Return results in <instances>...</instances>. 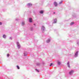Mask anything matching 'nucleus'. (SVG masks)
I'll list each match as a JSON object with an SVG mask.
<instances>
[{
	"instance_id": "obj_15",
	"label": "nucleus",
	"mask_w": 79,
	"mask_h": 79,
	"mask_svg": "<svg viewBox=\"0 0 79 79\" xmlns=\"http://www.w3.org/2000/svg\"><path fill=\"white\" fill-rule=\"evenodd\" d=\"M74 24V22H72L70 24V26H72V25H73V24Z\"/></svg>"
},
{
	"instance_id": "obj_18",
	"label": "nucleus",
	"mask_w": 79,
	"mask_h": 79,
	"mask_svg": "<svg viewBox=\"0 0 79 79\" xmlns=\"http://www.w3.org/2000/svg\"><path fill=\"white\" fill-rule=\"evenodd\" d=\"M60 64H61V63H60V62H58V65H60Z\"/></svg>"
},
{
	"instance_id": "obj_24",
	"label": "nucleus",
	"mask_w": 79,
	"mask_h": 79,
	"mask_svg": "<svg viewBox=\"0 0 79 79\" xmlns=\"http://www.w3.org/2000/svg\"><path fill=\"white\" fill-rule=\"evenodd\" d=\"M1 25H2V23L0 22V26H1Z\"/></svg>"
},
{
	"instance_id": "obj_16",
	"label": "nucleus",
	"mask_w": 79,
	"mask_h": 79,
	"mask_svg": "<svg viewBox=\"0 0 79 79\" xmlns=\"http://www.w3.org/2000/svg\"><path fill=\"white\" fill-rule=\"evenodd\" d=\"M17 69H20V68H19V66L18 65L17 66Z\"/></svg>"
},
{
	"instance_id": "obj_4",
	"label": "nucleus",
	"mask_w": 79,
	"mask_h": 79,
	"mask_svg": "<svg viewBox=\"0 0 79 79\" xmlns=\"http://www.w3.org/2000/svg\"><path fill=\"white\" fill-rule=\"evenodd\" d=\"M78 56V51H77L75 53L74 56L75 57H76Z\"/></svg>"
},
{
	"instance_id": "obj_1",
	"label": "nucleus",
	"mask_w": 79,
	"mask_h": 79,
	"mask_svg": "<svg viewBox=\"0 0 79 79\" xmlns=\"http://www.w3.org/2000/svg\"><path fill=\"white\" fill-rule=\"evenodd\" d=\"M17 45L18 48H19V49H20L21 48V45L19 42H17Z\"/></svg>"
},
{
	"instance_id": "obj_20",
	"label": "nucleus",
	"mask_w": 79,
	"mask_h": 79,
	"mask_svg": "<svg viewBox=\"0 0 79 79\" xmlns=\"http://www.w3.org/2000/svg\"><path fill=\"white\" fill-rule=\"evenodd\" d=\"M35 70H36V71H37L38 73L39 72V71L37 70V69H35Z\"/></svg>"
},
{
	"instance_id": "obj_6",
	"label": "nucleus",
	"mask_w": 79,
	"mask_h": 79,
	"mask_svg": "<svg viewBox=\"0 0 79 79\" xmlns=\"http://www.w3.org/2000/svg\"><path fill=\"white\" fill-rule=\"evenodd\" d=\"M57 21V20L56 19H54V22L53 23H52L53 24H54V23H56Z\"/></svg>"
},
{
	"instance_id": "obj_23",
	"label": "nucleus",
	"mask_w": 79,
	"mask_h": 79,
	"mask_svg": "<svg viewBox=\"0 0 79 79\" xmlns=\"http://www.w3.org/2000/svg\"><path fill=\"white\" fill-rule=\"evenodd\" d=\"M7 57H9V56H10V54H7Z\"/></svg>"
},
{
	"instance_id": "obj_14",
	"label": "nucleus",
	"mask_w": 79,
	"mask_h": 79,
	"mask_svg": "<svg viewBox=\"0 0 79 79\" xmlns=\"http://www.w3.org/2000/svg\"><path fill=\"white\" fill-rule=\"evenodd\" d=\"M3 37L4 39H5L6 37V35H3Z\"/></svg>"
},
{
	"instance_id": "obj_5",
	"label": "nucleus",
	"mask_w": 79,
	"mask_h": 79,
	"mask_svg": "<svg viewBox=\"0 0 79 79\" xmlns=\"http://www.w3.org/2000/svg\"><path fill=\"white\" fill-rule=\"evenodd\" d=\"M23 55L24 56H26V55H27V52L26 51H24V52H23Z\"/></svg>"
},
{
	"instance_id": "obj_9",
	"label": "nucleus",
	"mask_w": 79,
	"mask_h": 79,
	"mask_svg": "<svg viewBox=\"0 0 79 79\" xmlns=\"http://www.w3.org/2000/svg\"><path fill=\"white\" fill-rule=\"evenodd\" d=\"M50 40H51L50 39H49L47 40L46 41L47 43H49V42H50Z\"/></svg>"
},
{
	"instance_id": "obj_28",
	"label": "nucleus",
	"mask_w": 79,
	"mask_h": 79,
	"mask_svg": "<svg viewBox=\"0 0 79 79\" xmlns=\"http://www.w3.org/2000/svg\"><path fill=\"white\" fill-rule=\"evenodd\" d=\"M16 21H18V20L17 19H16Z\"/></svg>"
},
{
	"instance_id": "obj_19",
	"label": "nucleus",
	"mask_w": 79,
	"mask_h": 79,
	"mask_svg": "<svg viewBox=\"0 0 79 79\" xmlns=\"http://www.w3.org/2000/svg\"><path fill=\"white\" fill-rule=\"evenodd\" d=\"M53 64L52 63H51L50 65V66H53Z\"/></svg>"
},
{
	"instance_id": "obj_12",
	"label": "nucleus",
	"mask_w": 79,
	"mask_h": 79,
	"mask_svg": "<svg viewBox=\"0 0 79 79\" xmlns=\"http://www.w3.org/2000/svg\"><path fill=\"white\" fill-rule=\"evenodd\" d=\"M67 66L69 68H70V66H69V62H68L67 64Z\"/></svg>"
},
{
	"instance_id": "obj_21",
	"label": "nucleus",
	"mask_w": 79,
	"mask_h": 79,
	"mask_svg": "<svg viewBox=\"0 0 79 79\" xmlns=\"http://www.w3.org/2000/svg\"><path fill=\"white\" fill-rule=\"evenodd\" d=\"M62 2H63V1H61V2H59V4H61V3H62Z\"/></svg>"
},
{
	"instance_id": "obj_11",
	"label": "nucleus",
	"mask_w": 79,
	"mask_h": 79,
	"mask_svg": "<svg viewBox=\"0 0 79 79\" xmlns=\"http://www.w3.org/2000/svg\"><path fill=\"white\" fill-rule=\"evenodd\" d=\"M36 65H37V66H40V65H41V64L40 63H37L36 64Z\"/></svg>"
},
{
	"instance_id": "obj_17",
	"label": "nucleus",
	"mask_w": 79,
	"mask_h": 79,
	"mask_svg": "<svg viewBox=\"0 0 79 79\" xmlns=\"http://www.w3.org/2000/svg\"><path fill=\"white\" fill-rule=\"evenodd\" d=\"M24 24H25L24 22H22V26H24Z\"/></svg>"
},
{
	"instance_id": "obj_27",
	"label": "nucleus",
	"mask_w": 79,
	"mask_h": 79,
	"mask_svg": "<svg viewBox=\"0 0 79 79\" xmlns=\"http://www.w3.org/2000/svg\"><path fill=\"white\" fill-rule=\"evenodd\" d=\"M53 13V14H55V12H54Z\"/></svg>"
},
{
	"instance_id": "obj_13",
	"label": "nucleus",
	"mask_w": 79,
	"mask_h": 79,
	"mask_svg": "<svg viewBox=\"0 0 79 79\" xmlns=\"http://www.w3.org/2000/svg\"><path fill=\"white\" fill-rule=\"evenodd\" d=\"M40 14H43L44 13V11L43 10H41L40 11Z\"/></svg>"
},
{
	"instance_id": "obj_3",
	"label": "nucleus",
	"mask_w": 79,
	"mask_h": 79,
	"mask_svg": "<svg viewBox=\"0 0 79 79\" xmlns=\"http://www.w3.org/2000/svg\"><path fill=\"white\" fill-rule=\"evenodd\" d=\"M74 73V71L73 70H71L69 72V74L70 75H72L73 73Z\"/></svg>"
},
{
	"instance_id": "obj_7",
	"label": "nucleus",
	"mask_w": 79,
	"mask_h": 79,
	"mask_svg": "<svg viewBox=\"0 0 79 79\" xmlns=\"http://www.w3.org/2000/svg\"><path fill=\"white\" fill-rule=\"evenodd\" d=\"M29 22L30 23H32V22L31 18H29Z\"/></svg>"
},
{
	"instance_id": "obj_26",
	"label": "nucleus",
	"mask_w": 79,
	"mask_h": 79,
	"mask_svg": "<svg viewBox=\"0 0 79 79\" xmlns=\"http://www.w3.org/2000/svg\"><path fill=\"white\" fill-rule=\"evenodd\" d=\"M34 26H35V24L34 23Z\"/></svg>"
},
{
	"instance_id": "obj_22",
	"label": "nucleus",
	"mask_w": 79,
	"mask_h": 79,
	"mask_svg": "<svg viewBox=\"0 0 79 79\" xmlns=\"http://www.w3.org/2000/svg\"><path fill=\"white\" fill-rule=\"evenodd\" d=\"M31 31H32L33 30V28H32V27H31Z\"/></svg>"
},
{
	"instance_id": "obj_10",
	"label": "nucleus",
	"mask_w": 79,
	"mask_h": 79,
	"mask_svg": "<svg viewBox=\"0 0 79 79\" xmlns=\"http://www.w3.org/2000/svg\"><path fill=\"white\" fill-rule=\"evenodd\" d=\"M27 6H28V7H30V6H32V4L31 3H29L28 4Z\"/></svg>"
},
{
	"instance_id": "obj_8",
	"label": "nucleus",
	"mask_w": 79,
	"mask_h": 79,
	"mask_svg": "<svg viewBox=\"0 0 79 79\" xmlns=\"http://www.w3.org/2000/svg\"><path fill=\"white\" fill-rule=\"evenodd\" d=\"M54 5L55 6H57V5H58V4H57V3H56V2H54Z\"/></svg>"
},
{
	"instance_id": "obj_2",
	"label": "nucleus",
	"mask_w": 79,
	"mask_h": 79,
	"mask_svg": "<svg viewBox=\"0 0 79 79\" xmlns=\"http://www.w3.org/2000/svg\"><path fill=\"white\" fill-rule=\"evenodd\" d=\"M45 27L44 26H43L41 27V30L43 31V32H44L45 31Z\"/></svg>"
},
{
	"instance_id": "obj_25",
	"label": "nucleus",
	"mask_w": 79,
	"mask_h": 79,
	"mask_svg": "<svg viewBox=\"0 0 79 79\" xmlns=\"http://www.w3.org/2000/svg\"><path fill=\"white\" fill-rule=\"evenodd\" d=\"M9 39H10V40H11V39H12V38L11 37H10L9 38Z\"/></svg>"
}]
</instances>
